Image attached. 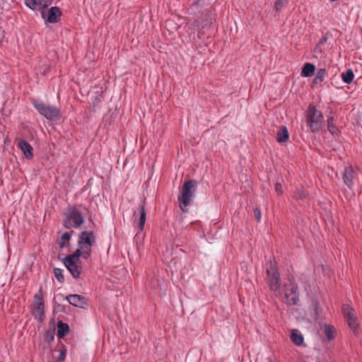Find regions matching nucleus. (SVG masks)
<instances>
[{"label":"nucleus","mask_w":362,"mask_h":362,"mask_svg":"<svg viewBox=\"0 0 362 362\" xmlns=\"http://www.w3.org/2000/svg\"><path fill=\"white\" fill-rule=\"evenodd\" d=\"M327 76V71L325 69H320L317 74H315V78L313 81V87L316 86L319 84H321L325 76Z\"/></svg>","instance_id":"nucleus-16"},{"label":"nucleus","mask_w":362,"mask_h":362,"mask_svg":"<svg viewBox=\"0 0 362 362\" xmlns=\"http://www.w3.org/2000/svg\"><path fill=\"white\" fill-rule=\"evenodd\" d=\"M18 146L20 148L27 159H31L33 158V148L28 141L23 139H19L18 142Z\"/></svg>","instance_id":"nucleus-12"},{"label":"nucleus","mask_w":362,"mask_h":362,"mask_svg":"<svg viewBox=\"0 0 362 362\" xmlns=\"http://www.w3.org/2000/svg\"><path fill=\"white\" fill-rule=\"evenodd\" d=\"M62 241L59 243L60 247H64L66 246L64 241H69L71 239V235L69 232H65L62 235L61 237Z\"/></svg>","instance_id":"nucleus-30"},{"label":"nucleus","mask_w":362,"mask_h":362,"mask_svg":"<svg viewBox=\"0 0 362 362\" xmlns=\"http://www.w3.org/2000/svg\"><path fill=\"white\" fill-rule=\"evenodd\" d=\"M327 37H325L322 39H321L320 41V44H323L325 42L327 41Z\"/></svg>","instance_id":"nucleus-36"},{"label":"nucleus","mask_w":362,"mask_h":362,"mask_svg":"<svg viewBox=\"0 0 362 362\" xmlns=\"http://www.w3.org/2000/svg\"><path fill=\"white\" fill-rule=\"evenodd\" d=\"M95 236L93 231L84 230L78 235V248L74 252L83 259L91 256L92 247L95 243Z\"/></svg>","instance_id":"nucleus-1"},{"label":"nucleus","mask_w":362,"mask_h":362,"mask_svg":"<svg viewBox=\"0 0 362 362\" xmlns=\"http://www.w3.org/2000/svg\"><path fill=\"white\" fill-rule=\"evenodd\" d=\"M59 351V354L57 358L56 359V362H60V361H62L64 360L66 355L67 350H66V347L64 346V345L62 344L61 346V348Z\"/></svg>","instance_id":"nucleus-27"},{"label":"nucleus","mask_w":362,"mask_h":362,"mask_svg":"<svg viewBox=\"0 0 362 362\" xmlns=\"http://www.w3.org/2000/svg\"><path fill=\"white\" fill-rule=\"evenodd\" d=\"M325 334L329 340H332L335 337L336 329L330 325H325Z\"/></svg>","instance_id":"nucleus-23"},{"label":"nucleus","mask_w":362,"mask_h":362,"mask_svg":"<svg viewBox=\"0 0 362 362\" xmlns=\"http://www.w3.org/2000/svg\"><path fill=\"white\" fill-rule=\"evenodd\" d=\"M349 326L351 329H355L357 327V322L355 316L347 318Z\"/></svg>","instance_id":"nucleus-31"},{"label":"nucleus","mask_w":362,"mask_h":362,"mask_svg":"<svg viewBox=\"0 0 362 362\" xmlns=\"http://www.w3.org/2000/svg\"><path fill=\"white\" fill-rule=\"evenodd\" d=\"M197 187V182L194 180L184 182L178 195L180 207L183 212L188 211V206L194 196Z\"/></svg>","instance_id":"nucleus-2"},{"label":"nucleus","mask_w":362,"mask_h":362,"mask_svg":"<svg viewBox=\"0 0 362 362\" xmlns=\"http://www.w3.org/2000/svg\"><path fill=\"white\" fill-rule=\"evenodd\" d=\"M146 220V213L144 205H141L139 211L138 226L141 230L144 228Z\"/></svg>","instance_id":"nucleus-17"},{"label":"nucleus","mask_w":362,"mask_h":362,"mask_svg":"<svg viewBox=\"0 0 362 362\" xmlns=\"http://www.w3.org/2000/svg\"><path fill=\"white\" fill-rule=\"evenodd\" d=\"M289 138V134L286 127H281L276 134V140L279 143L286 142Z\"/></svg>","instance_id":"nucleus-18"},{"label":"nucleus","mask_w":362,"mask_h":362,"mask_svg":"<svg viewBox=\"0 0 362 362\" xmlns=\"http://www.w3.org/2000/svg\"><path fill=\"white\" fill-rule=\"evenodd\" d=\"M342 311H343L344 316L346 318H349V317H352L355 316L354 313L353 308L348 305H344L343 306Z\"/></svg>","instance_id":"nucleus-25"},{"label":"nucleus","mask_w":362,"mask_h":362,"mask_svg":"<svg viewBox=\"0 0 362 362\" xmlns=\"http://www.w3.org/2000/svg\"><path fill=\"white\" fill-rule=\"evenodd\" d=\"M291 339L293 344L300 346L303 343V337L298 329H292Z\"/></svg>","instance_id":"nucleus-19"},{"label":"nucleus","mask_w":362,"mask_h":362,"mask_svg":"<svg viewBox=\"0 0 362 362\" xmlns=\"http://www.w3.org/2000/svg\"><path fill=\"white\" fill-rule=\"evenodd\" d=\"M254 214H255V218L257 219V221H260L261 217H262L260 209L258 208H255L254 210Z\"/></svg>","instance_id":"nucleus-35"},{"label":"nucleus","mask_w":362,"mask_h":362,"mask_svg":"<svg viewBox=\"0 0 362 362\" xmlns=\"http://www.w3.org/2000/svg\"><path fill=\"white\" fill-rule=\"evenodd\" d=\"M54 330H48L45 334V339L49 342L53 340L54 339Z\"/></svg>","instance_id":"nucleus-33"},{"label":"nucleus","mask_w":362,"mask_h":362,"mask_svg":"<svg viewBox=\"0 0 362 362\" xmlns=\"http://www.w3.org/2000/svg\"><path fill=\"white\" fill-rule=\"evenodd\" d=\"M287 4V0H276L274 4V8L276 11H281Z\"/></svg>","instance_id":"nucleus-29"},{"label":"nucleus","mask_w":362,"mask_h":362,"mask_svg":"<svg viewBox=\"0 0 362 362\" xmlns=\"http://www.w3.org/2000/svg\"><path fill=\"white\" fill-rule=\"evenodd\" d=\"M288 286H284L285 302L291 305H296L299 301V293L298 285L294 281L289 279Z\"/></svg>","instance_id":"nucleus-7"},{"label":"nucleus","mask_w":362,"mask_h":362,"mask_svg":"<svg viewBox=\"0 0 362 362\" xmlns=\"http://www.w3.org/2000/svg\"><path fill=\"white\" fill-rule=\"evenodd\" d=\"M308 195L307 192L303 187H299L296 191V198L303 200Z\"/></svg>","instance_id":"nucleus-26"},{"label":"nucleus","mask_w":362,"mask_h":362,"mask_svg":"<svg viewBox=\"0 0 362 362\" xmlns=\"http://www.w3.org/2000/svg\"><path fill=\"white\" fill-rule=\"evenodd\" d=\"M52 1L53 0H38V4L44 9L52 4Z\"/></svg>","instance_id":"nucleus-32"},{"label":"nucleus","mask_w":362,"mask_h":362,"mask_svg":"<svg viewBox=\"0 0 362 362\" xmlns=\"http://www.w3.org/2000/svg\"><path fill=\"white\" fill-rule=\"evenodd\" d=\"M84 222V218L77 207L74 206L70 209L69 211L66 214L63 221V226L64 228H78Z\"/></svg>","instance_id":"nucleus-5"},{"label":"nucleus","mask_w":362,"mask_h":362,"mask_svg":"<svg viewBox=\"0 0 362 362\" xmlns=\"http://www.w3.org/2000/svg\"><path fill=\"white\" fill-rule=\"evenodd\" d=\"M57 336L59 339L64 338L69 332V327L68 324L64 323L62 321H58L57 323Z\"/></svg>","instance_id":"nucleus-15"},{"label":"nucleus","mask_w":362,"mask_h":362,"mask_svg":"<svg viewBox=\"0 0 362 362\" xmlns=\"http://www.w3.org/2000/svg\"><path fill=\"white\" fill-rule=\"evenodd\" d=\"M80 256L73 253L66 256L64 259V264L74 278H78L81 274Z\"/></svg>","instance_id":"nucleus-6"},{"label":"nucleus","mask_w":362,"mask_h":362,"mask_svg":"<svg viewBox=\"0 0 362 362\" xmlns=\"http://www.w3.org/2000/svg\"><path fill=\"white\" fill-rule=\"evenodd\" d=\"M32 104L38 112L48 120L57 121L61 118L60 110L54 105L45 104L38 100H33Z\"/></svg>","instance_id":"nucleus-4"},{"label":"nucleus","mask_w":362,"mask_h":362,"mask_svg":"<svg viewBox=\"0 0 362 362\" xmlns=\"http://www.w3.org/2000/svg\"><path fill=\"white\" fill-rule=\"evenodd\" d=\"M355 177V171L352 167H348L344 169L343 173V180L344 184L349 187L351 188L354 185V180Z\"/></svg>","instance_id":"nucleus-13"},{"label":"nucleus","mask_w":362,"mask_h":362,"mask_svg":"<svg viewBox=\"0 0 362 362\" xmlns=\"http://www.w3.org/2000/svg\"><path fill=\"white\" fill-rule=\"evenodd\" d=\"M62 13L60 8L57 6H52L46 13L45 11H41V16L45 20V23H56L60 21Z\"/></svg>","instance_id":"nucleus-9"},{"label":"nucleus","mask_w":362,"mask_h":362,"mask_svg":"<svg viewBox=\"0 0 362 362\" xmlns=\"http://www.w3.org/2000/svg\"><path fill=\"white\" fill-rule=\"evenodd\" d=\"M267 273L271 290L276 291L279 288V274L277 273L275 265L273 263H271L269 268L267 269Z\"/></svg>","instance_id":"nucleus-10"},{"label":"nucleus","mask_w":362,"mask_h":362,"mask_svg":"<svg viewBox=\"0 0 362 362\" xmlns=\"http://www.w3.org/2000/svg\"><path fill=\"white\" fill-rule=\"evenodd\" d=\"M66 300L72 305L78 308H84L87 305L86 299L78 294H71L66 296Z\"/></svg>","instance_id":"nucleus-11"},{"label":"nucleus","mask_w":362,"mask_h":362,"mask_svg":"<svg viewBox=\"0 0 362 362\" xmlns=\"http://www.w3.org/2000/svg\"><path fill=\"white\" fill-rule=\"evenodd\" d=\"M33 315L37 317L40 321L43 320L45 315V302L41 288L34 296Z\"/></svg>","instance_id":"nucleus-8"},{"label":"nucleus","mask_w":362,"mask_h":362,"mask_svg":"<svg viewBox=\"0 0 362 362\" xmlns=\"http://www.w3.org/2000/svg\"><path fill=\"white\" fill-rule=\"evenodd\" d=\"M54 274L59 282L62 283L64 281L62 269L59 268H54Z\"/></svg>","instance_id":"nucleus-28"},{"label":"nucleus","mask_w":362,"mask_h":362,"mask_svg":"<svg viewBox=\"0 0 362 362\" xmlns=\"http://www.w3.org/2000/svg\"><path fill=\"white\" fill-rule=\"evenodd\" d=\"M274 189L278 194H281L283 193L282 185L279 182H276L274 185Z\"/></svg>","instance_id":"nucleus-34"},{"label":"nucleus","mask_w":362,"mask_h":362,"mask_svg":"<svg viewBox=\"0 0 362 362\" xmlns=\"http://www.w3.org/2000/svg\"><path fill=\"white\" fill-rule=\"evenodd\" d=\"M209 15L206 13L204 16V21L201 22L199 19L194 21V25L196 26L199 30L205 28L210 23Z\"/></svg>","instance_id":"nucleus-21"},{"label":"nucleus","mask_w":362,"mask_h":362,"mask_svg":"<svg viewBox=\"0 0 362 362\" xmlns=\"http://www.w3.org/2000/svg\"><path fill=\"white\" fill-rule=\"evenodd\" d=\"M305 118L308 127L313 133L319 132L322 128L323 115L313 104L309 105Z\"/></svg>","instance_id":"nucleus-3"},{"label":"nucleus","mask_w":362,"mask_h":362,"mask_svg":"<svg viewBox=\"0 0 362 362\" xmlns=\"http://www.w3.org/2000/svg\"><path fill=\"white\" fill-rule=\"evenodd\" d=\"M315 70V67L313 64L306 63L302 69L301 76L303 77H309L314 74Z\"/></svg>","instance_id":"nucleus-20"},{"label":"nucleus","mask_w":362,"mask_h":362,"mask_svg":"<svg viewBox=\"0 0 362 362\" xmlns=\"http://www.w3.org/2000/svg\"><path fill=\"white\" fill-rule=\"evenodd\" d=\"M341 76L344 83L349 84L354 80V74L351 69H349L346 71L343 72Z\"/></svg>","instance_id":"nucleus-22"},{"label":"nucleus","mask_w":362,"mask_h":362,"mask_svg":"<svg viewBox=\"0 0 362 362\" xmlns=\"http://www.w3.org/2000/svg\"><path fill=\"white\" fill-rule=\"evenodd\" d=\"M327 129L329 133L334 136H338L340 133L339 128L336 125L334 117L330 115L327 119Z\"/></svg>","instance_id":"nucleus-14"},{"label":"nucleus","mask_w":362,"mask_h":362,"mask_svg":"<svg viewBox=\"0 0 362 362\" xmlns=\"http://www.w3.org/2000/svg\"><path fill=\"white\" fill-rule=\"evenodd\" d=\"M25 4L31 10H41L43 9L38 4V0H25Z\"/></svg>","instance_id":"nucleus-24"}]
</instances>
